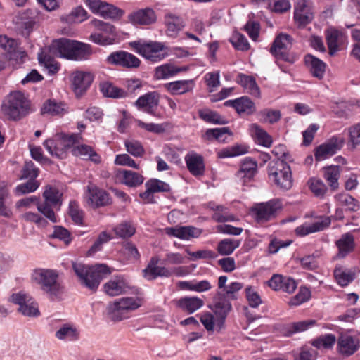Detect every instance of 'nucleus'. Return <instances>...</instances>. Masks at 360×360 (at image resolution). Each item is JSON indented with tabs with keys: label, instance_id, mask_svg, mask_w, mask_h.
<instances>
[{
	"label": "nucleus",
	"instance_id": "obj_60",
	"mask_svg": "<svg viewBox=\"0 0 360 360\" xmlns=\"http://www.w3.org/2000/svg\"><path fill=\"white\" fill-rule=\"evenodd\" d=\"M38 59L39 63L44 64L49 73L54 74L58 71L59 65L58 63L54 62V60L50 56L41 53L39 54Z\"/></svg>",
	"mask_w": 360,
	"mask_h": 360
},
{
	"label": "nucleus",
	"instance_id": "obj_23",
	"mask_svg": "<svg viewBox=\"0 0 360 360\" xmlns=\"http://www.w3.org/2000/svg\"><path fill=\"white\" fill-rule=\"evenodd\" d=\"M165 233L171 236L179 238L181 240H188L191 238H198L201 234V231L191 226H174L165 229Z\"/></svg>",
	"mask_w": 360,
	"mask_h": 360
},
{
	"label": "nucleus",
	"instance_id": "obj_38",
	"mask_svg": "<svg viewBox=\"0 0 360 360\" xmlns=\"http://www.w3.org/2000/svg\"><path fill=\"white\" fill-rule=\"evenodd\" d=\"M257 170V163L250 158H246L242 162L240 169L237 174L238 176L244 179V182L246 180H250L255 175Z\"/></svg>",
	"mask_w": 360,
	"mask_h": 360
},
{
	"label": "nucleus",
	"instance_id": "obj_5",
	"mask_svg": "<svg viewBox=\"0 0 360 360\" xmlns=\"http://www.w3.org/2000/svg\"><path fill=\"white\" fill-rule=\"evenodd\" d=\"M293 38L288 34L280 33L274 40L269 52L274 57L276 64L283 72H288L286 68L280 63L281 60L292 64L295 61V58L288 52V50L292 45Z\"/></svg>",
	"mask_w": 360,
	"mask_h": 360
},
{
	"label": "nucleus",
	"instance_id": "obj_17",
	"mask_svg": "<svg viewBox=\"0 0 360 360\" xmlns=\"http://www.w3.org/2000/svg\"><path fill=\"white\" fill-rule=\"evenodd\" d=\"M160 259L157 256L152 257L143 270V276L148 281H153L158 277H170L172 275V270L165 266H158Z\"/></svg>",
	"mask_w": 360,
	"mask_h": 360
},
{
	"label": "nucleus",
	"instance_id": "obj_36",
	"mask_svg": "<svg viewBox=\"0 0 360 360\" xmlns=\"http://www.w3.org/2000/svg\"><path fill=\"white\" fill-rule=\"evenodd\" d=\"M79 330L70 323L63 324L55 333L56 338L59 340L75 341L79 338Z\"/></svg>",
	"mask_w": 360,
	"mask_h": 360
},
{
	"label": "nucleus",
	"instance_id": "obj_46",
	"mask_svg": "<svg viewBox=\"0 0 360 360\" xmlns=\"http://www.w3.org/2000/svg\"><path fill=\"white\" fill-rule=\"evenodd\" d=\"M181 70L172 64H165L155 68V77L157 79H165L180 72Z\"/></svg>",
	"mask_w": 360,
	"mask_h": 360
},
{
	"label": "nucleus",
	"instance_id": "obj_34",
	"mask_svg": "<svg viewBox=\"0 0 360 360\" xmlns=\"http://www.w3.org/2000/svg\"><path fill=\"white\" fill-rule=\"evenodd\" d=\"M165 23L167 26V34L172 37H175L184 27L182 18L171 13L165 15Z\"/></svg>",
	"mask_w": 360,
	"mask_h": 360
},
{
	"label": "nucleus",
	"instance_id": "obj_42",
	"mask_svg": "<svg viewBox=\"0 0 360 360\" xmlns=\"http://www.w3.org/2000/svg\"><path fill=\"white\" fill-rule=\"evenodd\" d=\"M354 273L345 269L342 266H336L334 269V276L338 283L344 287L347 286L354 278Z\"/></svg>",
	"mask_w": 360,
	"mask_h": 360
},
{
	"label": "nucleus",
	"instance_id": "obj_12",
	"mask_svg": "<svg viewBox=\"0 0 360 360\" xmlns=\"http://www.w3.org/2000/svg\"><path fill=\"white\" fill-rule=\"evenodd\" d=\"M282 208L281 201L273 199L266 202L257 204L253 209L255 219L258 223H264L275 217L277 212Z\"/></svg>",
	"mask_w": 360,
	"mask_h": 360
},
{
	"label": "nucleus",
	"instance_id": "obj_33",
	"mask_svg": "<svg viewBox=\"0 0 360 360\" xmlns=\"http://www.w3.org/2000/svg\"><path fill=\"white\" fill-rule=\"evenodd\" d=\"M67 112L68 108L65 103L51 99L46 100L41 108V113L42 115L46 114L51 116L63 115Z\"/></svg>",
	"mask_w": 360,
	"mask_h": 360
},
{
	"label": "nucleus",
	"instance_id": "obj_16",
	"mask_svg": "<svg viewBox=\"0 0 360 360\" xmlns=\"http://www.w3.org/2000/svg\"><path fill=\"white\" fill-rule=\"evenodd\" d=\"M159 102V94L157 91H150L139 97L134 105L138 110L155 115Z\"/></svg>",
	"mask_w": 360,
	"mask_h": 360
},
{
	"label": "nucleus",
	"instance_id": "obj_47",
	"mask_svg": "<svg viewBox=\"0 0 360 360\" xmlns=\"http://www.w3.org/2000/svg\"><path fill=\"white\" fill-rule=\"evenodd\" d=\"M236 110L238 114L245 113L251 115L255 112L256 108L255 103L250 98L247 96H242L237 98Z\"/></svg>",
	"mask_w": 360,
	"mask_h": 360
},
{
	"label": "nucleus",
	"instance_id": "obj_3",
	"mask_svg": "<svg viewBox=\"0 0 360 360\" xmlns=\"http://www.w3.org/2000/svg\"><path fill=\"white\" fill-rule=\"evenodd\" d=\"M52 49L57 56L73 60H86L92 53L89 45L65 38L54 41Z\"/></svg>",
	"mask_w": 360,
	"mask_h": 360
},
{
	"label": "nucleus",
	"instance_id": "obj_56",
	"mask_svg": "<svg viewBox=\"0 0 360 360\" xmlns=\"http://www.w3.org/2000/svg\"><path fill=\"white\" fill-rule=\"evenodd\" d=\"M309 186L311 191L319 198H323L327 191L323 182L317 179H311L309 181Z\"/></svg>",
	"mask_w": 360,
	"mask_h": 360
},
{
	"label": "nucleus",
	"instance_id": "obj_24",
	"mask_svg": "<svg viewBox=\"0 0 360 360\" xmlns=\"http://www.w3.org/2000/svg\"><path fill=\"white\" fill-rule=\"evenodd\" d=\"M155 11L150 8L136 11L129 15V20L133 24L148 25L156 21Z\"/></svg>",
	"mask_w": 360,
	"mask_h": 360
},
{
	"label": "nucleus",
	"instance_id": "obj_13",
	"mask_svg": "<svg viewBox=\"0 0 360 360\" xmlns=\"http://www.w3.org/2000/svg\"><path fill=\"white\" fill-rule=\"evenodd\" d=\"M314 19L313 4L309 0H300L295 5L294 20L299 27H304Z\"/></svg>",
	"mask_w": 360,
	"mask_h": 360
},
{
	"label": "nucleus",
	"instance_id": "obj_7",
	"mask_svg": "<svg viewBox=\"0 0 360 360\" xmlns=\"http://www.w3.org/2000/svg\"><path fill=\"white\" fill-rule=\"evenodd\" d=\"M269 179L283 191H288L292 186V178L290 167L284 160L279 158L271 161L268 166Z\"/></svg>",
	"mask_w": 360,
	"mask_h": 360
},
{
	"label": "nucleus",
	"instance_id": "obj_6",
	"mask_svg": "<svg viewBox=\"0 0 360 360\" xmlns=\"http://www.w3.org/2000/svg\"><path fill=\"white\" fill-rule=\"evenodd\" d=\"M141 300L135 297H124L108 304L106 311L108 318L114 321H120L129 318V314L139 308Z\"/></svg>",
	"mask_w": 360,
	"mask_h": 360
},
{
	"label": "nucleus",
	"instance_id": "obj_1",
	"mask_svg": "<svg viewBox=\"0 0 360 360\" xmlns=\"http://www.w3.org/2000/svg\"><path fill=\"white\" fill-rule=\"evenodd\" d=\"M72 269L81 285L92 292H95L102 279L111 273L110 267L104 264L87 266L82 263H72Z\"/></svg>",
	"mask_w": 360,
	"mask_h": 360
},
{
	"label": "nucleus",
	"instance_id": "obj_41",
	"mask_svg": "<svg viewBox=\"0 0 360 360\" xmlns=\"http://www.w3.org/2000/svg\"><path fill=\"white\" fill-rule=\"evenodd\" d=\"M100 89L105 97L112 98H124L126 93L124 89L115 86L110 82H105L100 84Z\"/></svg>",
	"mask_w": 360,
	"mask_h": 360
},
{
	"label": "nucleus",
	"instance_id": "obj_4",
	"mask_svg": "<svg viewBox=\"0 0 360 360\" xmlns=\"http://www.w3.org/2000/svg\"><path fill=\"white\" fill-rule=\"evenodd\" d=\"M58 277L57 272L50 269H36L32 274V280L51 300L60 299L64 292V288L58 281Z\"/></svg>",
	"mask_w": 360,
	"mask_h": 360
},
{
	"label": "nucleus",
	"instance_id": "obj_57",
	"mask_svg": "<svg viewBox=\"0 0 360 360\" xmlns=\"http://www.w3.org/2000/svg\"><path fill=\"white\" fill-rule=\"evenodd\" d=\"M145 186L149 187L154 193L168 192L170 190V186L168 184L156 179H152L146 181Z\"/></svg>",
	"mask_w": 360,
	"mask_h": 360
},
{
	"label": "nucleus",
	"instance_id": "obj_14",
	"mask_svg": "<svg viewBox=\"0 0 360 360\" xmlns=\"http://www.w3.org/2000/svg\"><path fill=\"white\" fill-rule=\"evenodd\" d=\"M344 143V139L333 136L326 143L320 145L315 149L314 157L316 161L324 160L340 150Z\"/></svg>",
	"mask_w": 360,
	"mask_h": 360
},
{
	"label": "nucleus",
	"instance_id": "obj_10",
	"mask_svg": "<svg viewBox=\"0 0 360 360\" xmlns=\"http://www.w3.org/2000/svg\"><path fill=\"white\" fill-rule=\"evenodd\" d=\"M10 300L18 305V311L22 316L35 318L40 315L38 303L30 294L24 291L13 293Z\"/></svg>",
	"mask_w": 360,
	"mask_h": 360
},
{
	"label": "nucleus",
	"instance_id": "obj_35",
	"mask_svg": "<svg viewBox=\"0 0 360 360\" xmlns=\"http://www.w3.org/2000/svg\"><path fill=\"white\" fill-rule=\"evenodd\" d=\"M202 305V300L197 297H184L176 301V306L188 314L195 312Z\"/></svg>",
	"mask_w": 360,
	"mask_h": 360
},
{
	"label": "nucleus",
	"instance_id": "obj_30",
	"mask_svg": "<svg viewBox=\"0 0 360 360\" xmlns=\"http://www.w3.org/2000/svg\"><path fill=\"white\" fill-rule=\"evenodd\" d=\"M44 146L52 155L58 158H63L65 155V147L60 140V136L57 134L53 139H49L44 142Z\"/></svg>",
	"mask_w": 360,
	"mask_h": 360
},
{
	"label": "nucleus",
	"instance_id": "obj_22",
	"mask_svg": "<svg viewBox=\"0 0 360 360\" xmlns=\"http://www.w3.org/2000/svg\"><path fill=\"white\" fill-rule=\"evenodd\" d=\"M86 198L87 202L96 207L107 205L110 200L107 192L94 186H88V193Z\"/></svg>",
	"mask_w": 360,
	"mask_h": 360
},
{
	"label": "nucleus",
	"instance_id": "obj_45",
	"mask_svg": "<svg viewBox=\"0 0 360 360\" xmlns=\"http://www.w3.org/2000/svg\"><path fill=\"white\" fill-rule=\"evenodd\" d=\"M210 208L214 211L212 218L217 222L233 221L235 217L230 214L227 207L223 205H213Z\"/></svg>",
	"mask_w": 360,
	"mask_h": 360
},
{
	"label": "nucleus",
	"instance_id": "obj_51",
	"mask_svg": "<svg viewBox=\"0 0 360 360\" xmlns=\"http://www.w3.org/2000/svg\"><path fill=\"white\" fill-rule=\"evenodd\" d=\"M252 129L255 131V134L257 138L259 144L262 145L264 147H270L272 143V139L268 133L264 131L257 124H252L251 125Z\"/></svg>",
	"mask_w": 360,
	"mask_h": 360
},
{
	"label": "nucleus",
	"instance_id": "obj_63",
	"mask_svg": "<svg viewBox=\"0 0 360 360\" xmlns=\"http://www.w3.org/2000/svg\"><path fill=\"white\" fill-rule=\"evenodd\" d=\"M335 336L333 334H327L321 336L313 342V345L317 348H329L335 342Z\"/></svg>",
	"mask_w": 360,
	"mask_h": 360
},
{
	"label": "nucleus",
	"instance_id": "obj_26",
	"mask_svg": "<svg viewBox=\"0 0 360 360\" xmlns=\"http://www.w3.org/2000/svg\"><path fill=\"white\" fill-rule=\"evenodd\" d=\"M326 39L330 56L335 55L339 46L343 43L345 36L342 32L335 27H329L325 31Z\"/></svg>",
	"mask_w": 360,
	"mask_h": 360
},
{
	"label": "nucleus",
	"instance_id": "obj_43",
	"mask_svg": "<svg viewBox=\"0 0 360 360\" xmlns=\"http://www.w3.org/2000/svg\"><path fill=\"white\" fill-rule=\"evenodd\" d=\"M72 152L74 155L82 156L84 159L90 160L95 163L101 162L100 156L87 145L78 146L73 148Z\"/></svg>",
	"mask_w": 360,
	"mask_h": 360
},
{
	"label": "nucleus",
	"instance_id": "obj_27",
	"mask_svg": "<svg viewBox=\"0 0 360 360\" xmlns=\"http://www.w3.org/2000/svg\"><path fill=\"white\" fill-rule=\"evenodd\" d=\"M116 176L122 184L129 187H137L144 181V177L141 174L127 169H119Z\"/></svg>",
	"mask_w": 360,
	"mask_h": 360
},
{
	"label": "nucleus",
	"instance_id": "obj_64",
	"mask_svg": "<svg viewBox=\"0 0 360 360\" xmlns=\"http://www.w3.org/2000/svg\"><path fill=\"white\" fill-rule=\"evenodd\" d=\"M116 235L120 238H129L135 233V228L129 224L122 223L114 229Z\"/></svg>",
	"mask_w": 360,
	"mask_h": 360
},
{
	"label": "nucleus",
	"instance_id": "obj_54",
	"mask_svg": "<svg viewBox=\"0 0 360 360\" xmlns=\"http://www.w3.org/2000/svg\"><path fill=\"white\" fill-rule=\"evenodd\" d=\"M230 42L238 50L248 51L250 44L246 37L239 32H235L230 38Z\"/></svg>",
	"mask_w": 360,
	"mask_h": 360
},
{
	"label": "nucleus",
	"instance_id": "obj_11",
	"mask_svg": "<svg viewBox=\"0 0 360 360\" xmlns=\"http://www.w3.org/2000/svg\"><path fill=\"white\" fill-rule=\"evenodd\" d=\"M230 300L226 296V294L218 290L214 297L212 305L210 306L217 316V324L219 329L222 327L229 312L232 309Z\"/></svg>",
	"mask_w": 360,
	"mask_h": 360
},
{
	"label": "nucleus",
	"instance_id": "obj_15",
	"mask_svg": "<svg viewBox=\"0 0 360 360\" xmlns=\"http://www.w3.org/2000/svg\"><path fill=\"white\" fill-rule=\"evenodd\" d=\"M110 65H118L127 68H136L140 65V60L133 55L124 51H115L106 58Z\"/></svg>",
	"mask_w": 360,
	"mask_h": 360
},
{
	"label": "nucleus",
	"instance_id": "obj_9",
	"mask_svg": "<svg viewBox=\"0 0 360 360\" xmlns=\"http://www.w3.org/2000/svg\"><path fill=\"white\" fill-rule=\"evenodd\" d=\"M130 44L139 54L153 63L159 62L168 55L167 48L162 42L150 41L141 43L140 41H133Z\"/></svg>",
	"mask_w": 360,
	"mask_h": 360
},
{
	"label": "nucleus",
	"instance_id": "obj_55",
	"mask_svg": "<svg viewBox=\"0 0 360 360\" xmlns=\"http://www.w3.org/2000/svg\"><path fill=\"white\" fill-rule=\"evenodd\" d=\"M339 168L338 167H330L326 169L324 176L330 187L335 190L338 187V178H339Z\"/></svg>",
	"mask_w": 360,
	"mask_h": 360
},
{
	"label": "nucleus",
	"instance_id": "obj_48",
	"mask_svg": "<svg viewBox=\"0 0 360 360\" xmlns=\"http://www.w3.org/2000/svg\"><path fill=\"white\" fill-rule=\"evenodd\" d=\"M240 241L234 239L226 238L221 240L217 245V251L221 255H229L238 248Z\"/></svg>",
	"mask_w": 360,
	"mask_h": 360
},
{
	"label": "nucleus",
	"instance_id": "obj_58",
	"mask_svg": "<svg viewBox=\"0 0 360 360\" xmlns=\"http://www.w3.org/2000/svg\"><path fill=\"white\" fill-rule=\"evenodd\" d=\"M128 153L135 157H141L144 153V149L141 143L136 140H128L124 142Z\"/></svg>",
	"mask_w": 360,
	"mask_h": 360
},
{
	"label": "nucleus",
	"instance_id": "obj_19",
	"mask_svg": "<svg viewBox=\"0 0 360 360\" xmlns=\"http://www.w3.org/2000/svg\"><path fill=\"white\" fill-rule=\"evenodd\" d=\"M316 221L311 223H304L295 229V233L299 236H305L309 233L324 230L330 224V219L327 217H316Z\"/></svg>",
	"mask_w": 360,
	"mask_h": 360
},
{
	"label": "nucleus",
	"instance_id": "obj_49",
	"mask_svg": "<svg viewBox=\"0 0 360 360\" xmlns=\"http://www.w3.org/2000/svg\"><path fill=\"white\" fill-rule=\"evenodd\" d=\"M257 116L262 122L273 124L281 119V113L279 110L266 108L259 111Z\"/></svg>",
	"mask_w": 360,
	"mask_h": 360
},
{
	"label": "nucleus",
	"instance_id": "obj_18",
	"mask_svg": "<svg viewBox=\"0 0 360 360\" xmlns=\"http://www.w3.org/2000/svg\"><path fill=\"white\" fill-rule=\"evenodd\" d=\"M359 339L349 335H341L338 339V352L345 356H349L354 354L359 348Z\"/></svg>",
	"mask_w": 360,
	"mask_h": 360
},
{
	"label": "nucleus",
	"instance_id": "obj_39",
	"mask_svg": "<svg viewBox=\"0 0 360 360\" xmlns=\"http://www.w3.org/2000/svg\"><path fill=\"white\" fill-rule=\"evenodd\" d=\"M88 18L86 11L81 6L74 8L69 13L61 15L60 20L68 24L82 22Z\"/></svg>",
	"mask_w": 360,
	"mask_h": 360
},
{
	"label": "nucleus",
	"instance_id": "obj_59",
	"mask_svg": "<svg viewBox=\"0 0 360 360\" xmlns=\"http://www.w3.org/2000/svg\"><path fill=\"white\" fill-rule=\"evenodd\" d=\"M69 214L75 224L78 225L82 224L84 213L82 210L79 209L78 204L75 201L70 202Z\"/></svg>",
	"mask_w": 360,
	"mask_h": 360
},
{
	"label": "nucleus",
	"instance_id": "obj_8",
	"mask_svg": "<svg viewBox=\"0 0 360 360\" xmlns=\"http://www.w3.org/2000/svg\"><path fill=\"white\" fill-rule=\"evenodd\" d=\"M62 193L56 187L46 186L43 193L44 202H37L39 212L53 223L57 221L53 209L58 210L62 205Z\"/></svg>",
	"mask_w": 360,
	"mask_h": 360
},
{
	"label": "nucleus",
	"instance_id": "obj_37",
	"mask_svg": "<svg viewBox=\"0 0 360 360\" xmlns=\"http://www.w3.org/2000/svg\"><path fill=\"white\" fill-rule=\"evenodd\" d=\"M315 323L316 321L314 320H305L290 323L283 327L282 333L285 336H290L295 333L307 330L310 327L314 326Z\"/></svg>",
	"mask_w": 360,
	"mask_h": 360
},
{
	"label": "nucleus",
	"instance_id": "obj_52",
	"mask_svg": "<svg viewBox=\"0 0 360 360\" xmlns=\"http://www.w3.org/2000/svg\"><path fill=\"white\" fill-rule=\"evenodd\" d=\"M336 200L349 211L356 212L359 209L358 201L347 193H340L335 196Z\"/></svg>",
	"mask_w": 360,
	"mask_h": 360
},
{
	"label": "nucleus",
	"instance_id": "obj_21",
	"mask_svg": "<svg viewBox=\"0 0 360 360\" xmlns=\"http://www.w3.org/2000/svg\"><path fill=\"white\" fill-rule=\"evenodd\" d=\"M93 76L89 72L77 71L72 74V86L77 96H80L89 87Z\"/></svg>",
	"mask_w": 360,
	"mask_h": 360
},
{
	"label": "nucleus",
	"instance_id": "obj_32",
	"mask_svg": "<svg viewBox=\"0 0 360 360\" xmlns=\"http://www.w3.org/2000/svg\"><path fill=\"white\" fill-rule=\"evenodd\" d=\"M338 248V258H344L354 249V238L351 233H346L335 243Z\"/></svg>",
	"mask_w": 360,
	"mask_h": 360
},
{
	"label": "nucleus",
	"instance_id": "obj_29",
	"mask_svg": "<svg viewBox=\"0 0 360 360\" xmlns=\"http://www.w3.org/2000/svg\"><path fill=\"white\" fill-rule=\"evenodd\" d=\"M105 292L110 296H117L127 291V285L122 276H115L105 283Z\"/></svg>",
	"mask_w": 360,
	"mask_h": 360
},
{
	"label": "nucleus",
	"instance_id": "obj_53",
	"mask_svg": "<svg viewBox=\"0 0 360 360\" xmlns=\"http://www.w3.org/2000/svg\"><path fill=\"white\" fill-rule=\"evenodd\" d=\"M225 134L232 135V132L228 127L209 129L205 134V138L207 140L215 139L219 141H224Z\"/></svg>",
	"mask_w": 360,
	"mask_h": 360
},
{
	"label": "nucleus",
	"instance_id": "obj_44",
	"mask_svg": "<svg viewBox=\"0 0 360 360\" xmlns=\"http://www.w3.org/2000/svg\"><path fill=\"white\" fill-rule=\"evenodd\" d=\"M199 117L206 122L215 124H226L227 120L219 113L210 109H201L198 110Z\"/></svg>",
	"mask_w": 360,
	"mask_h": 360
},
{
	"label": "nucleus",
	"instance_id": "obj_62",
	"mask_svg": "<svg viewBox=\"0 0 360 360\" xmlns=\"http://www.w3.org/2000/svg\"><path fill=\"white\" fill-rule=\"evenodd\" d=\"M90 39L96 44L105 46L114 44L116 39L113 36H109L105 33L100 32L91 34Z\"/></svg>",
	"mask_w": 360,
	"mask_h": 360
},
{
	"label": "nucleus",
	"instance_id": "obj_2",
	"mask_svg": "<svg viewBox=\"0 0 360 360\" xmlns=\"http://www.w3.org/2000/svg\"><path fill=\"white\" fill-rule=\"evenodd\" d=\"M1 111L9 120H20L32 111L31 101L23 92L14 91L5 97Z\"/></svg>",
	"mask_w": 360,
	"mask_h": 360
},
{
	"label": "nucleus",
	"instance_id": "obj_61",
	"mask_svg": "<svg viewBox=\"0 0 360 360\" xmlns=\"http://www.w3.org/2000/svg\"><path fill=\"white\" fill-rule=\"evenodd\" d=\"M122 251L128 259L138 260L140 258V254L138 249L131 242L124 243Z\"/></svg>",
	"mask_w": 360,
	"mask_h": 360
},
{
	"label": "nucleus",
	"instance_id": "obj_50",
	"mask_svg": "<svg viewBox=\"0 0 360 360\" xmlns=\"http://www.w3.org/2000/svg\"><path fill=\"white\" fill-rule=\"evenodd\" d=\"M124 11L112 4L104 2L99 15L104 18L117 19L122 16Z\"/></svg>",
	"mask_w": 360,
	"mask_h": 360
},
{
	"label": "nucleus",
	"instance_id": "obj_25",
	"mask_svg": "<svg viewBox=\"0 0 360 360\" xmlns=\"http://www.w3.org/2000/svg\"><path fill=\"white\" fill-rule=\"evenodd\" d=\"M185 162L188 171L195 176H202L205 172L204 160L202 155L191 152L186 155Z\"/></svg>",
	"mask_w": 360,
	"mask_h": 360
},
{
	"label": "nucleus",
	"instance_id": "obj_20",
	"mask_svg": "<svg viewBox=\"0 0 360 360\" xmlns=\"http://www.w3.org/2000/svg\"><path fill=\"white\" fill-rule=\"evenodd\" d=\"M37 15V10L33 8L27 9L20 13L19 18L20 22H18V28L22 36L27 37L33 31L34 26L36 23Z\"/></svg>",
	"mask_w": 360,
	"mask_h": 360
},
{
	"label": "nucleus",
	"instance_id": "obj_28",
	"mask_svg": "<svg viewBox=\"0 0 360 360\" xmlns=\"http://www.w3.org/2000/svg\"><path fill=\"white\" fill-rule=\"evenodd\" d=\"M304 62L313 77L319 79L323 78L326 67L324 62L310 54L304 57Z\"/></svg>",
	"mask_w": 360,
	"mask_h": 360
},
{
	"label": "nucleus",
	"instance_id": "obj_40",
	"mask_svg": "<svg viewBox=\"0 0 360 360\" xmlns=\"http://www.w3.org/2000/svg\"><path fill=\"white\" fill-rule=\"evenodd\" d=\"M237 82L250 94L257 98L260 96L259 88L257 86L255 79L253 77L240 74L238 77Z\"/></svg>",
	"mask_w": 360,
	"mask_h": 360
},
{
	"label": "nucleus",
	"instance_id": "obj_31",
	"mask_svg": "<svg viewBox=\"0 0 360 360\" xmlns=\"http://www.w3.org/2000/svg\"><path fill=\"white\" fill-rule=\"evenodd\" d=\"M165 87L172 95H181L192 91L194 82L193 79L178 80L165 84Z\"/></svg>",
	"mask_w": 360,
	"mask_h": 360
}]
</instances>
